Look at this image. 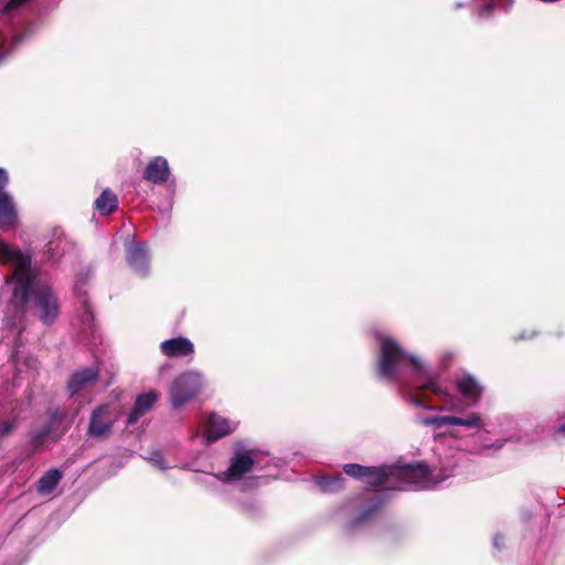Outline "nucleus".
Segmentation results:
<instances>
[{"instance_id":"obj_17","label":"nucleus","mask_w":565,"mask_h":565,"mask_svg":"<svg viewBox=\"0 0 565 565\" xmlns=\"http://www.w3.org/2000/svg\"><path fill=\"white\" fill-rule=\"evenodd\" d=\"M62 478V472L57 469H51L44 473L38 482V493L47 495L58 484Z\"/></svg>"},{"instance_id":"obj_19","label":"nucleus","mask_w":565,"mask_h":565,"mask_svg":"<svg viewBox=\"0 0 565 565\" xmlns=\"http://www.w3.org/2000/svg\"><path fill=\"white\" fill-rule=\"evenodd\" d=\"M459 392L468 397L478 399L481 394V387L472 377H463L457 383Z\"/></svg>"},{"instance_id":"obj_6","label":"nucleus","mask_w":565,"mask_h":565,"mask_svg":"<svg viewBox=\"0 0 565 565\" xmlns=\"http://www.w3.org/2000/svg\"><path fill=\"white\" fill-rule=\"evenodd\" d=\"M116 419L115 411L109 405L98 406L92 414L87 435L96 439L108 437Z\"/></svg>"},{"instance_id":"obj_3","label":"nucleus","mask_w":565,"mask_h":565,"mask_svg":"<svg viewBox=\"0 0 565 565\" xmlns=\"http://www.w3.org/2000/svg\"><path fill=\"white\" fill-rule=\"evenodd\" d=\"M391 473H395L396 480L401 481L397 487L401 490L427 489L439 482V480L430 478L429 471L424 465L395 466Z\"/></svg>"},{"instance_id":"obj_13","label":"nucleus","mask_w":565,"mask_h":565,"mask_svg":"<svg viewBox=\"0 0 565 565\" xmlns=\"http://www.w3.org/2000/svg\"><path fill=\"white\" fill-rule=\"evenodd\" d=\"M161 350L168 356L186 355L193 352V344L188 339L175 338L163 341Z\"/></svg>"},{"instance_id":"obj_7","label":"nucleus","mask_w":565,"mask_h":565,"mask_svg":"<svg viewBox=\"0 0 565 565\" xmlns=\"http://www.w3.org/2000/svg\"><path fill=\"white\" fill-rule=\"evenodd\" d=\"M46 248L50 257L54 260H60L66 254L74 252L75 245L64 236L61 230H55L52 239L46 244Z\"/></svg>"},{"instance_id":"obj_16","label":"nucleus","mask_w":565,"mask_h":565,"mask_svg":"<svg viewBox=\"0 0 565 565\" xmlns=\"http://www.w3.org/2000/svg\"><path fill=\"white\" fill-rule=\"evenodd\" d=\"M393 467H382V468H369L367 467V473H365V477L363 480L373 487L377 486H384L388 480H396L395 473H391V470L394 469Z\"/></svg>"},{"instance_id":"obj_14","label":"nucleus","mask_w":565,"mask_h":565,"mask_svg":"<svg viewBox=\"0 0 565 565\" xmlns=\"http://www.w3.org/2000/svg\"><path fill=\"white\" fill-rule=\"evenodd\" d=\"M127 259L129 265L139 274L148 268V257L143 244L132 245L127 249Z\"/></svg>"},{"instance_id":"obj_10","label":"nucleus","mask_w":565,"mask_h":565,"mask_svg":"<svg viewBox=\"0 0 565 565\" xmlns=\"http://www.w3.org/2000/svg\"><path fill=\"white\" fill-rule=\"evenodd\" d=\"M157 401L158 394L152 391L138 395L135 402V406L128 416V424H135L141 416H143L152 408Z\"/></svg>"},{"instance_id":"obj_12","label":"nucleus","mask_w":565,"mask_h":565,"mask_svg":"<svg viewBox=\"0 0 565 565\" xmlns=\"http://www.w3.org/2000/svg\"><path fill=\"white\" fill-rule=\"evenodd\" d=\"M252 454L237 455L226 472L227 480H237L254 466Z\"/></svg>"},{"instance_id":"obj_18","label":"nucleus","mask_w":565,"mask_h":565,"mask_svg":"<svg viewBox=\"0 0 565 565\" xmlns=\"http://www.w3.org/2000/svg\"><path fill=\"white\" fill-rule=\"evenodd\" d=\"M117 195L109 191L108 189H106L96 200L95 206L100 214L108 215L117 209Z\"/></svg>"},{"instance_id":"obj_23","label":"nucleus","mask_w":565,"mask_h":565,"mask_svg":"<svg viewBox=\"0 0 565 565\" xmlns=\"http://www.w3.org/2000/svg\"><path fill=\"white\" fill-rule=\"evenodd\" d=\"M18 422L15 418L12 420L0 422V437L10 435L17 428Z\"/></svg>"},{"instance_id":"obj_15","label":"nucleus","mask_w":565,"mask_h":565,"mask_svg":"<svg viewBox=\"0 0 565 565\" xmlns=\"http://www.w3.org/2000/svg\"><path fill=\"white\" fill-rule=\"evenodd\" d=\"M17 221V213L11 196L0 192V227H10Z\"/></svg>"},{"instance_id":"obj_25","label":"nucleus","mask_w":565,"mask_h":565,"mask_svg":"<svg viewBox=\"0 0 565 565\" xmlns=\"http://www.w3.org/2000/svg\"><path fill=\"white\" fill-rule=\"evenodd\" d=\"M447 416H437L425 420V424L427 425H434L436 427H441L444 425H447V422L445 419Z\"/></svg>"},{"instance_id":"obj_2","label":"nucleus","mask_w":565,"mask_h":565,"mask_svg":"<svg viewBox=\"0 0 565 565\" xmlns=\"http://www.w3.org/2000/svg\"><path fill=\"white\" fill-rule=\"evenodd\" d=\"M379 341L381 342L379 373L382 377H393L405 361H409L415 369H420L419 361L409 358L390 337L379 335Z\"/></svg>"},{"instance_id":"obj_21","label":"nucleus","mask_w":565,"mask_h":565,"mask_svg":"<svg viewBox=\"0 0 565 565\" xmlns=\"http://www.w3.org/2000/svg\"><path fill=\"white\" fill-rule=\"evenodd\" d=\"M342 481V478L339 476L334 477H321L318 480V486L323 491H334L340 488V483Z\"/></svg>"},{"instance_id":"obj_20","label":"nucleus","mask_w":565,"mask_h":565,"mask_svg":"<svg viewBox=\"0 0 565 565\" xmlns=\"http://www.w3.org/2000/svg\"><path fill=\"white\" fill-rule=\"evenodd\" d=\"M29 0H0V13L10 15L13 11L23 7Z\"/></svg>"},{"instance_id":"obj_29","label":"nucleus","mask_w":565,"mask_h":565,"mask_svg":"<svg viewBox=\"0 0 565 565\" xmlns=\"http://www.w3.org/2000/svg\"><path fill=\"white\" fill-rule=\"evenodd\" d=\"M57 424V417L54 416V418L52 419L51 424H50V427H49V430L47 433H51L54 430V426Z\"/></svg>"},{"instance_id":"obj_22","label":"nucleus","mask_w":565,"mask_h":565,"mask_svg":"<svg viewBox=\"0 0 565 565\" xmlns=\"http://www.w3.org/2000/svg\"><path fill=\"white\" fill-rule=\"evenodd\" d=\"M343 470L347 475L362 480L365 477V473H367V467L355 463L345 465Z\"/></svg>"},{"instance_id":"obj_28","label":"nucleus","mask_w":565,"mask_h":565,"mask_svg":"<svg viewBox=\"0 0 565 565\" xmlns=\"http://www.w3.org/2000/svg\"><path fill=\"white\" fill-rule=\"evenodd\" d=\"M445 422H447V425H459V423H461V418L456 416H447Z\"/></svg>"},{"instance_id":"obj_30","label":"nucleus","mask_w":565,"mask_h":565,"mask_svg":"<svg viewBox=\"0 0 565 565\" xmlns=\"http://www.w3.org/2000/svg\"><path fill=\"white\" fill-rule=\"evenodd\" d=\"M426 386L431 388L436 393H440V391L437 388V386H436V384L434 382H429Z\"/></svg>"},{"instance_id":"obj_1","label":"nucleus","mask_w":565,"mask_h":565,"mask_svg":"<svg viewBox=\"0 0 565 565\" xmlns=\"http://www.w3.org/2000/svg\"><path fill=\"white\" fill-rule=\"evenodd\" d=\"M0 264L13 268L12 274L6 277V284H14L11 302L24 311L35 296V269L32 268L31 256L0 239Z\"/></svg>"},{"instance_id":"obj_24","label":"nucleus","mask_w":565,"mask_h":565,"mask_svg":"<svg viewBox=\"0 0 565 565\" xmlns=\"http://www.w3.org/2000/svg\"><path fill=\"white\" fill-rule=\"evenodd\" d=\"M461 426L466 427H479L480 426V417L477 414H471L467 418H461Z\"/></svg>"},{"instance_id":"obj_8","label":"nucleus","mask_w":565,"mask_h":565,"mask_svg":"<svg viewBox=\"0 0 565 565\" xmlns=\"http://www.w3.org/2000/svg\"><path fill=\"white\" fill-rule=\"evenodd\" d=\"M236 428V424H231L227 419L222 416L212 414L209 417V427L206 431L207 441H213L221 437L226 436Z\"/></svg>"},{"instance_id":"obj_11","label":"nucleus","mask_w":565,"mask_h":565,"mask_svg":"<svg viewBox=\"0 0 565 565\" xmlns=\"http://www.w3.org/2000/svg\"><path fill=\"white\" fill-rule=\"evenodd\" d=\"M97 372L94 369H84L75 372L70 379L67 388L71 394H76L93 384L97 380Z\"/></svg>"},{"instance_id":"obj_32","label":"nucleus","mask_w":565,"mask_h":565,"mask_svg":"<svg viewBox=\"0 0 565 565\" xmlns=\"http://www.w3.org/2000/svg\"><path fill=\"white\" fill-rule=\"evenodd\" d=\"M486 9H487L488 11H490V10L492 9V4H491V3L487 4V8H486Z\"/></svg>"},{"instance_id":"obj_27","label":"nucleus","mask_w":565,"mask_h":565,"mask_svg":"<svg viewBox=\"0 0 565 565\" xmlns=\"http://www.w3.org/2000/svg\"><path fill=\"white\" fill-rule=\"evenodd\" d=\"M151 460L154 462L156 466H158L161 469H164L163 459L162 456L159 452H154Z\"/></svg>"},{"instance_id":"obj_31","label":"nucleus","mask_w":565,"mask_h":565,"mask_svg":"<svg viewBox=\"0 0 565 565\" xmlns=\"http://www.w3.org/2000/svg\"><path fill=\"white\" fill-rule=\"evenodd\" d=\"M558 430H559L561 433L565 434V424H564V425H562V426H559Z\"/></svg>"},{"instance_id":"obj_5","label":"nucleus","mask_w":565,"mask_h":565,"mask_svg":"<svg viewBox=\"0 0 565 565\" xmlns=\"http://www.w3.org/2000/svg\"><path fill=\"white\" fill-rule=\"evenodd\" d=\"M60 315L58 300L47 284L38 282V321L53 323Z\"/></svg>"},{"instance_id":"obj_4","label":"nucleus","mask_w":565,"mask_h":565,"mask_svg":"<svg viewBox=\"0 0 565 565\" xmlns=\"http://www.w3.org/2000/svg\"><path fill=\"white\" fill-rule=\"evenodd\" d=\"M202 387V377L196 372H186L180 375L170 388L171 403L179 407L191 401Z\"/></svg>"},{"instance_id":"obj_26","label":"nucleus","mask_w":565,"mask_h":565,"mask_svg":"<svg viewBox=\"0 0 565 565\" xmlns=\"http://www.w3.org/2000/svg\"><path fill=\"white\" fill-rule=\"evenodd\" d=\"M9 183V177L4 169L0 168V192L6 191V186Z\"/></svg>"},{"instance_id":"obj_33","label":"nucleus","mask_w":565,"mask_h":565,"mask_svg":"<svg viewBox=\"0 0 565 565\" xmlns=\"http://www.w3.org/2000/svg\"><path fill=\"white\" fill-rule=\"evenodd\" d=\"M3 56L0 54V62L2 61Z\"/></svg>"},{"instance_id":"obj_9","label":"nucleus","mask_w":565,"mask_h":565,"mask_svg":"<svg viewBox=\"0 0 565 565\" xmlns=\"http://www.w3.org/2000/svg\"><path fill=\"white\" fill-rule=\"evenodd\" d=\"M170 174L168 161L163 157L152 159L145 170V178L153 183H163Z\"/></svg>"}]
</instances>
